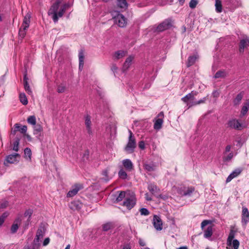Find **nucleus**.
<instances>
[{
    "mask_svg": "<svg viewBox=\"0 0 249 249\" xmlns=\"http://www.w3.org/2000/svg\"><path fill=\"white\" fill-rule=\"evenodd\" d=\"M62 1L63 0H56L48 11V15L52 16L55 23L58 21L59 18L63 16L66 10L71 6V3H66L59 8L60 4Z\"/></svg>",
    "mask_w": 249,
    "mask_h": 249,
    "instance_id": "obj_1",
    "label": "nucleus"
},
{
    "mask_svg": "<svg viewBox=\"0 0 249 249\" xmlns=\"http://www.w3.org/2000/svg\"><path fill=\"white\" fill-rule=\"evenodd\" d=\"M177 192L182 196L190 197L195 194L196 191L193 186L181 185L178 188Z\"/></svg>",
    "mask_w": 249,
    "mask_h": 249,
    "instance_id": "obj_2",
    "label": "nucleus"
},
{
    "mask_svg": "<svg viewBox=\"0 0 249 249\" xmlns=\"http://www.w3.org/2000/svg\"><path fill=\"white\" fill-rule=\"evenodd\" d=\"M113 18L115 23L120 27H124L126 24V19L124 17L117 11L111 12Z\"/></svg>",
    "mask_w": 249,
    "mask_h": 249,
    "instance_id": "obj_3",
    "label": "nucleus"
},
{
    "mask_svg": "<svg viewBox=\"0 0 249 249\" xmlns=\"http://www.w3.org/2000/svg\"><path fill=\"white\" fill-rule=\"evenodd\" d=\"M129 139L128 143L125 148L126 151L132 153L134 151V149L136 147V141L134 137L133 136L132 132L131 130H129Z\"/></svg>",
    "mask_w": 249,
    "mask_h": 249,
    "instance_id": "obj_4",
    "label": "nucleus"
},
{
    "mask_svg": "<svg viewBox=\"0 0 249 249\" xmlns=\"http://www.w3.org/2000/svg\"><path fill=\"white\" fill-rule=\"evenodd\" d=\"M20 156L18 153H15L7 156L4 162L5 165L7 166L8 163L15 164L19 161Z\"/></svg>",
    "mask_w": 249,
    "mask_h": 249,
    "instance_id": "obj_5",
    "label": "nucleus"
},
{
    "mask_svg": "<svg viewBox=\"0 0 249 249\" xmlns=\"http://www.w3.org/2000/svg\"><path fill=\"white\" fill-rule=\"evenodd\" d=\"M234 237V232L231 231L227 239V244L229 246L232 245L234 249H238L239 246V242L237 239L233 240Z\"/></svg>",
    "mask_w": 249,
    "mask_h": 249,
    "instance_id": "obj_6",
    "label": "nucleus"
},
{
    "mask_svg": "<svg viewBox=\"0 0 249 249\" xmlns=\"http://www.w3.org/2000/svg\"><path fill=\"white\" fill-rule=\"evenodd\" d=\"M136 204V198L133 194L131 196H126L125 201L123 202V205L126 207L128 209H131Z\"/></svg>",
    "mask_w": 249,
    "mask_h": 249,
    "instance_id": "obj_7",
    "label": "nucleus"
},
{
    "mask_svg": "<svg viewBox=\"0 0 249 249\" xmlns=\"http://www.w3.org/2000/svg\"><path fill=\"white\" fill-rule=\"evenodd\" d=\"M164 113L160 112L155 119L154 124V128L156 130H160L162 125L163 123Z\"/></svg>",
    "mask_w": 249,
    "mask_h": 249,
    "instance_id": "obj_8",
    "label": "nucleus"
},
{
    "mask_svg": "<svg viewBox=\"0 0 249 249\" xmlns=\"http://www.w3.org/2000/svg\"><path fill=\"white\" fill-rule=\"evenodd\" d=\"M83 186L81 184H75L73 185L71 190H70L67 193V196L69 197H71L75 196L79 191L83 189Z\"/></svg>",
    "mask_w": 249,
    "mask_h": 249,
    "instance_id": "obj_9",
    "label": "nucleus"
},
{
    "mask_svg": "<svg viewBox=\"0 0 249 249\" xmlns=\"http://www.w3.org/2000/svg\"><path fill=\"white\" fill-rule=\"evenodd\" d=\"M171 26V23L168 20H165L161 23L158 25L157 27L156 30L158 32H162L166 29H168Z\"/></svg>",
    "mask_w": 249,
    "mask_h": 249,
    "instance_id": "obj_10",
    "label": "nucleus"
},
{
    "mask_svg": "<svg viewBox=\"0 0 249 249\" xmlns=\"http://www.w3.org/2000/svg\"><path fill=\"white\" fill-rule=\"evenodd\" d=\"M249 46V39L247 37L241 39L239 43V51L240 53H243L245 49Z\"/></svg>",
    "mask_w": 249,
    "mask_h": 249,
    "instance_id": "obj_11",
    "label": "nucleus"
},
{
    "mask_svg": "<svg viewBox=\"0 0 249 249\" xmlns=\"http://www.w3.org/2000/svg\"><path fill=\"white\" fill-rule=\"evenodd\" d=\"M153 223L155 228L157 230L161 231L162 229V222L158 216H154Z\"/></svg>",
    "mask_w": 249,
    "mask_h": 249,
    "instance_id": "obj_12",
    "label": "nucleus"
},
{
    "mask_svg": "<svg viewBox=\"0 0 249 249\" xmlns=\"http://www.w3.org/2000/svg\"><path fill=\"white\" fill-rule=\"evenodd\" d=\"M45 233V230L44 227H39L36 232V236L34 240L35 243H39L40 239L43 238Z\"/></svg>",
    "mask_w": 249,
    "mask_h": 249,
    "instance_id": "obj_13",
    "label": "nucleus"
},
{
    "mask_svg": "<svg viewBox=\"0 0 249 249\" xmlns=\"http://www.w3.org/2000/svg\"><path fill=\"white\" fill-rule=\"evenodd\" d=\"M249 221V212L248 209L246 207H243L242 211V222L243 224L246 225Z\"/></svg>",
    "mask_w": 249,
    "mask_h": 249,
    "instance_id": "obj_14",
    "label": "nucleus"
},
{
    "mask_svg": "<svg viewBox=\"0 0 249 249\" xmlns=\"http://www.w3.org/2000/svg\"><path fill=\"white\" fill-rule=\"evenodd\" d=\"M31 18V13L28 12L24 18L23 23L21 25L22 28H24V29H27L29 28Z\"/></svg>",
    "mask_w": 249,
    "mask_h": 249,
    "instance_id": "obj_15",
    "label": "nucleus"
},
{
    "mask_svg": "<svg viewBox=\"0 0 249 249\" xmlns=\"http://www.w3.org/2000/svg\"><path fill=\"white\" fill-rule=\"evenodd\" d=\"M15 130L13 131V133L15 135L16 134V131H19L20 132L23 134H26L27 130V127L26 125H23L21 127H20V124H16L14 125Z\"/></svg>",
    "mask_w": 249,
    "mask_h": 249,
    "instance_id": "obj_16",
    "label": "nucleus"
},
{
    "mask_svg": "<svg viewBox=\"0 0 249 249\" xmlns=\"http://www.w3.org/2000/svg\"><path fill=\"white\" fill-rule=\"evenodd\" d=\"M242 172V169L240 168H237L235 169L234 171L232 172V173L228 177L226 182H230L233 178L237 177L239 176Z\"/></svg>",
    "mask_w": 249,
    "mask_h": 249,
    "instance_id": "obj_17",
    "label": "nucleus"
},
{
    "mask_svg": "<svg viewBox=\"0 0 249 249\" xmlns=\"http://www.w3.org/2000/svg\"><path fill=\"white\" fill-rule=\"evenodd\" d=\"M229 125L234 129L240 130L242 128V124L236 119H233L230 121L229 123Z\"/></svg>",
    "mask_w": 249,
    "mask_h": 249,
    "instance_id": "obj_18",
    "label": "nucleus"
},
{
    "mask_svg": "<svg viewBox=\"0 0 249 249\" xmlns=\"http://www.w3.org/2000/svg\"><path fill=\"white\" fill-rule=\"evenodd\" d=\"M198 58V55L197 53L190 56L188 58L186 63L187 67L193 65Z\"/></svg>",
    "mask_w": 249,
    "mask_h": 249,
    "instance_id": "obj_19",
    "label": "nucleus"
},
{
    "mask_svg": "<svg viewBox=\"0 0 249 249\" xmlns=\"http://www.w3.org/2000/svg\"><path fill=\"white\" fill-rule=\"evenodd\" d=\"M196 95V92L192 91L191 93L187 94L185 96L181 98V100L185 103H188L189 100H194L195 96Z\"/></svg>",
    "mask_w": 249,
    "mask_h": 249,
    "instance_id": "obj_20",
    "label": "nucleus"
},
{
    "mask_svg": "<svg viewBox=\"0 0 249 249\" xmlns=\"http://www.w3.org/2000/svg\"><path fill=\"white\" fill-rule=\"evenodd\" d=\"M133 58V56H129L126 59L123 67L124 71H126L129 68L131 65Z\"/></svg>",
    "mask_w": 249,
    "mask_h": 249,
    "instance_id": "obj_21",
    "label": "nucleus"
},
{
    "mask_svg": "<svg viewBox=\"0 0 249 249\" xmlns=\"http://www.w3.org/2000/svg\"><path fill=\"white\" fill-rule=\"evenodd\" d=\"M124 166L128 171H131L133 168V164L129 159H125L123 161Z\"/></svg>",
    "mask_w": 249,
    "mask_h": 249,
    "instance_id": "obj_22",
    "label": "nucleus"
},
{
    "mask_svg": "<svg viewBox=\"0 0 249 249\" xmlns=\"http://www.w3.org/2000/svg\"><path fill=\"white\" fill-rule=\"evenodd\" d=\"M213 234V226L211 225L208 226L206 230L204 231V237L206 238H209Z\"/></svg>",
    "mask_w": 249,
    "mask_h": 249,
    "instance_id": "obj_23",
    "label": "nucleus"
},
{
    "mask_svg": "<svg viewBox=\"0 0 249 249\" xmlns=\"http://www.w3.org/2000/svg\"><path fill=\"white\" fill-rule=\"evenodd\" d=\"M79 56V69L82 70L83 66H84V55L83 52L81 50L78 54Z\"/></svg>",
    "mask_w": 249,
    "mask_h": 249,
    "instance_id": "obj_24",
    "label": "nucleus"
},
{
    "mask_svg": "<svg viewBox=\"0 0 249 249\" xmlns=\"http://www.w3.org/2000/svg\"><path fill=\"white\" fill-rule=\"evenodd\" d=\"M126 52L122 50H119L114 53L113 57L116 59H119L125 56Z\"/></svg>",
    "mask_w": 249,
    "mask_h": 249,
    "instance_id": "obj_25",
    "label": "nucleus"
},
{
    "mask_svg": "<svg viewBox=\"0 0 249 249\" xmlns=\"http://www.w3.org/2000/svg\"><path fill=\"white\" fill-rule=\"evenodd\" d=\"M207 100V97H204L203 99L198 101H193L190 102L189 104H188V108L194 106H196L199 104H204L205 103Z\"/></svg>",
    "mask_w": 249,
    "mask_h": 249,
    "instance_id": "obj_26",
    "label": "nucleus"
},
{
    "mask_svg": "<svg viewBox=\"0 0 249 249\" xmlns=\"http://www.w3.org/2000/svg\"><path fill=\"white\" fill-rule=\"evenodd\" d=\"M148 189L153 194L158 193L159 189L157 186L153 184H149L148 186Z\"/></svg>",
    "mask_w": 249,
    "mask_h": 249,
    "instance_id": "obj_27",
    "label": "nucleus"
},
{
    "mask_svg": "<svg viewBox=\"0 0 249 249\" xmlns=\"http://www.w3.org/2000/svg\"><path fill=\"white\" fill-rule=\"evenodd\" d=\"M85 124L88 132L90 133L91 131V121L90 117L89 115H87L85 118Z\"/></svg>",
    "mask_w": 249,
    "mask_h": 249,
    "instance_id": "obj_28",
    "label": "nucleus"
},
{
    "mask_svg": "<svg viewBox=\"0 0 249 249\" xmlns=\"http://www.w3.org/2000/svg\"><path fill=\"white\" fill-rule=\"evenodd\" d=\"M128 195L126 192L121 191L119 196L117 197L116 201L118 202L123 200L124 198H125L126 196H127Z\"/></svg>",
    "mask_w": 249,
    "mask_h": 249,
    "instance_id": "obj_29",
    "label": "nucleus"
},
{
    "mask_svg": "<svg viewBox=\"0 0 249 249\" xmlns=\"http://www.w3.org/2000/svg\"><path fill=\"white\" fill-rule=\"evenodd\" d=\"M117 3L118 6L121 8H126L127 6L126 0H117Z\"/></svg>",
    "mask_w": 249,
    "mask_h": 249,
    "instance_id": "obj_30",
    "label": "nucleus"
},
{
    "mask_svg": "<svg viewBox=\"0 0 249 249\" xmlns=\"http://www.w3.org/2000/svg\"><path fill=\"white\" fill-rule=\"evenodd\" d=\"M249 109V103H245L242 108V110L241 111V115L242 116H244L247 113V112H248Z\"/></svg>",
    "mask_w": 249,
    "mask_h": 249,
    "instance_id": "obj_31",
    "label": "nucleus"
},
{
    "mask_svg": "<svg viewBox=\"0 0 249 249\" xmlns=\"http://www.w3.org/2000/svg\"><path fill=\"white\" fill-rule=\"evenodd\" d=\"M19 100L24 105H26L28 104V100L25 93H23L19 94Z\"/></svg>",
    "mask_w": 249,
    "mask_h": 249,
    "instance_id": "obj_32",
    "label": "nucleus"
},
{
    "mask_svg": "<svg viewBox=\"0 0 249 249\" xmlns=\"http://www.w3.org/2000/svg\"><path fill=\"white\" fill-rule=\"evenodd\" d=\"M20 139L18 138H16V141L13 143V150L16 152H18L19 150V144Z\"/></svg>",
    "mask_w": 249,
    "mask_h": 249,
    "instance_id": "obj_33",
    "label": "nucleus"
},
{
    "mask_svg": "<svg viewBox=\"0 0 249 249\" xmlns=\"http://www.w3.org/2000/svg\"><path fill=\"white\" fill-rule=\"evenodd\" d=\"M66 89V86L64 84H60L57 86V91L59 93H63Z\"/></svg>",
    "mask_w": 249,
    "mask_h": 249,
    "instance_id": "obj_34",
    "label": "nucleus"
},
{
    "mask_svg": "<svg viewBox=\"0 0 249 249\" xmlns=\"http://www.w3.org/2000/svg\"><path fill=\"white\" fill-rule=\"evenodd\" d=\"M24 155L26 158L28 157L29 160H31L32 152L29 148H26L24 149Z\"/></svg>",
    "mask_w": 249,
    "mask_h": 249,
    "instance_id": "obj_35",
    "label": "nucleus"
},
{
    "mask_svg": "<svg viewBox=\"0 0 249 249\" xmlns=\"http://www.w3.org/2000/svg\"><path fill=\"white\" fill-rule=\"evenodd\" d=\"M118 175L120 178L122 179H125L127 177V175L125 171H124L123 169H121L118 173Z\"/></svg>",
    "mask_w": 249,
    "mask_h": 249,
    "instance_id": "obj_36",
    "label": "nucleus"
},
{
    "mask_svg": "<svg viewBox=\"0 0 249 249\" xmlns=\"http://www.w3.org/2000/svg\"><path fill=\"white\" fill-rule=\"evenodd\" d=\"M27 122L29 124L35 125L36 124V118L35 116H30L27 119Z\"/></svg>",
    "mask_w": 249,
    "mask_h": 249,
    "instance_id": "obj_37",
    "label": "nucleus"
},
{
    "mask_svg": "<svg viewBox=\"0 0 249 249\" xmlns=\"http://www.w3.org/2000/svg\"><path fill=\"white\" fill-rule=\"evenodd\" d=\"M243 96V94L242 93H240L237 94L236 98L234 99V103L235 105H238L240 103Z\"/></svg>",
    "mask_w": 249,
    "mask_h": 249,
    "instance_id": "obj_38",
    "label": "nucleus"
},
{
    "mask_svg": "<svg viewBox=\"0 0 249 249\" xmlns=\"http://www.w3.org/2000/svg\"><path fill=\"white\" fill-rule=\"evenodd\" d=\"M24 88L25 91L29 94H32V91L28 83V81L24 82Z\"/></svg>",
    "mask_w": 249,
    "mask_h": 249,
    "instance_id": "obj_39",
    "label": "nucleus"
},
{
    "mask_svg": "<svg viewBox=\"0 0 249 249\" xmlns=\"http://www.w3.org/2000/svg\"><path fill=\"white\" fill-rule=\"evenodd\" d=\"M27 29H24V28H21L19 29L18 35L19 36L22 38H24L26 35V30Z\"/></svg>",
    "mask_w": 249,
    "mask_h": 249,
    "instance_id": "obj_40",
    "label": "nucleus"
},
{
    "mask_svg": "<svg viewBox=\"0 0 249 249\" xmlns=\"http://www.w3.org/2000/svg\"><path fill=\"white\" fill-rule=\"evenodd\" d=\"M233 156V155L232 153H230L227 155H226V154L225 153L223 160L224 161H229L232 158Z\"/></svg>",
    "mask_w": 249,
    "mask_h": 249,
    "instance_id": "obj_41",
    "label": "nucleus"
},
{
    "mask_svg": "<svg viewBox=\"0 0 249 249\" xmlns=\"http://www.w3.org/2000/svg\"><path fill=\"white\" fill-rule=\"evenodd\" d=\"M112 227V225L111 223H107L103 226V229L104 231H107Z\"/></svg>",
    "mask_w": 249,
    "mask_h": 249,
    "instance_id": "obj_42",
    "label": "nucleus"
},
{
    "mask_svg": "<svg viewBox=\"0 0 249 249\" xmlns=\"http://www.w3.org/2000/svg\"><path fill=\"white\" fill-rule=\"evenodd\" d=\"M197 3V0H191L189 3V6L191 8L194 9L196 7Z\"/></svg>",
    "mask_w": 249,
    "mask_h": 249,
    "instance_id": "obj_43",
    "label": "nucleus"
},
{
    "mask_svg": "<svg viewBox=\"0 0 249 249\" xmlns=\"http://www.w3.org/2000/svg\"><path fill=\"white\" fill-rule=\"evenodd\" d=\"M144 167V169L148 171H152L155 169L154 166L151 164H146Z\"/></svg>",
    "mask_w": 249,
    "mask_h": 249,
    "instance_id": "obj_44",
    "label": "nucleus"
},
{
    "mask_svg": "<svg viewBox=\"0 0 249 249\" xmlns=\"http://www.w3.org/2000/svg\"><path fill=\"white\" fill-rule=\"evenodd\" d=\"M140 212L141 213V215H148L149 214V212L146 208H143L141 209Z\"/></svg>",
    "mask_w": 249,
    "mask_h": 249,
    "instance_id": "obj_45",
    "label": "nucleus"
},
{
    "mask_svg": "<svg viewBox=\"0 0 249 249\" xmlns=\"http://www.w3.org/2000/svg\"><path fill=\"white\" fill-rule=\"evenodd\" d=\"M208 224H211V221L210 220H203L201 224V227L202 230H203L204 227L207 226Z\"/></svg>",
    "mask_w": 249,
    "mask_h": 249,
    "instance_id": "obj_46",
    "label": "nucleus"
},
{
    "mask_svg": "<svg viewBox=\"0 0 249 249\" xmlns=\"http://www.w3.org/2000/svg\"><path fill=\"white\" fill-rule=\"evenodd\" d=\"M18 228V226L17 224H13L11 227V231L12 233L16 232Z\"/></svg>",
    "mask_w": 249,
    "mask_h": 249,
    "instance_id": "obj_47",
    "label": "nucleus"
},
{
    "mask_svg": "<svg viewBox=\"0 0 249 249\" xmlns=\"http://www.w3.org/2000/svg\"><path fill=\"white\" fill-rule=\"evenodd\" d=\"M42 130V128L40 125H36L34 127V133L40 132Z\"/></svg>",
    "mask_w": 249,
    "mask_h": 249,
    "instance_id": "obj_48",
    "label": "nucleus"
},
{
    "mask_svg": "<svg viewBox=\"0 0 249 249\" xmlns=\"http://www.w3.org/2000/svg\"><path fill=\"white\" fill-rule=\"evenodd\" d=\"M109 169L108 168L105 169L104 171H103V175L104 176L106 177L105 179L107 180H108L109 179L108 178V172H109Z\"/></svg>",
    "mask_w": 249,
    "mask_h": 249,
    "instance_id": "obj_49",
    "label": "nucleus"
},
{
    "mask_svg": "<svg viewBox=\"0 0 249 249\" xmlns=\"http://www.w3.org/2000/svg\"><path fill=\"white\" fill-rule=\"evenodd\" d=\"M227 75V73L225 71H219V77H225Z\"/></svg>",
    "mask_w": 249,
    "mask_h": 249,
    "instance_id": "obj_50",
    "label": "nucleus"
},
{
    "mask_svg": "<svg viewBox=\"0 0 249 249\" xmlns=\"http://www.w3.org/2000/svg\"><path fill=\"white\" fill-rule=\"evenodd\" d=\"M8 205V202L6 201H5L1 203L0 205V208L3 209L6 208Z\"/></svg>",
    "mask_w": 249,
    "mask_h": 249,
    "instance_id": "obj_51",
    "label": "nucleus"
},
{
    "mask_svg": "<svg viewBox=\"0 0 249 249\" xmlns=\"http://www.w3.org/2000/svg\"><path fill=\"white\" fill-rule=\"evenodd\" d=\"M139 147L141 149H144L145 148V143L143 141H141L139 142Z\"/></svg>",
    "mask_w": 249,
    "mask_h": 249,
    "instance_id": "obj_52",
    "label": "nucleus"
},
{
    "mask_svg": "<svg viewBox=\"0 0 249 249\" xmlns=\"http://www.w3.org/2000/svg\"><path fill=\"white\" fill-rule=\"evenodd\" d=\"M49 242H50V238L49 237H47V238H45V240H44L43 243V245L44 246H46L49 244Z\"/></svg>",
    "mask_w": 249,
    "mask_h": 249,
    "instance_id": "obj_53",
    "label": "nucleus"
},
{
    "mask_svg": "<svg viewBox=\"0 0 249 249\" xmlns=\"http://www.w3.org/2000/svg\"><path fill=\"white\" fill-rule=\"evenodd\" d=\"M111 69V70L114 72H116L117 71V70H118V68H117V66L116 65H115V64H113V65H112Z\"/></svg>",
    "mask_w": 249,
    "mask_h": 249,
    "instance_id": "obj_54",
    "label": "nucleus"
},
{
    "mask_svg": "<svg viewBox=\"0 0 249 249\" xmlns=\"http://www.w3.org/2000/svg\"><path fill=\"white\" fill-rule=\"evenodd\" d=\"M5 216L1 215L0 216V226L4 222Z\"/></svg>",
    "mask_w": 249,
    "mask_h": 249,
    "instance_id": "obj_55",
    "label": "nucleus"
},
{
    "mask_svg": "<svg viewBox=\"0 0 249 249\" xmlns=\"http://www.w3.org/2000/svg\"><path fill=\"white\" fill-rule=\"evenodd\" d=\"M23 136L25 137L29 141L32 140L31 137L29 134L26 133V134H24Z\"/></svg>",
    "mask_w": 249,
    "mask_h": 249,
    "instance_id": "obj_56",
    "label": "nucleus"
},
{
    "mask_svg": "<svg viewBox=\"0 0 249 249\" xmlns=\"http://www.w3.org/2000/svg\"><path fill=\"white\" fill-rule=\"evenodd\" d=\"M230 149H231V146L230 145H227L225 148V153L226 154L227 152H229L230 151Z\"/></svg>",
    "mask_w": 249,
    "mask_h": 249,
    "instance_id": "obj_57",
    "label": "nucleus"
},
{
    "mask_svg": "<svg viewBox=\"0 0 249 249\" xmlns=\"http://www.w3.org/2000/svg\"><path fill=\"white\" fill-rule=\"evenodd\" d=\"M24 214H25V215H29V216H30L31 215V214H32V213H31V211H30V210H28V211H26V212H25V213Z\"/></svg>",
    "mask_w": 249,
    "mask_h": 249,
    "instance_id": "obj_58",
    "label": "nucleus"
},
{
    "mask_svg": "<svg viewBox=\"0 0 249 249\" xmlns=\"http://www.w3.org/2000/svg\"><path fill=\"white\" fill-rule=\"evenodd\" d=\"M222 6L221 2L219 0V13L222 11Z\"/></svg>",
    "mask_w": 249,
    "mask_h": 249,
    "instance_id": "obj_59",
    "label": "nucleus"
},
{
    "mask_svg": "<svg viewBox=\"0 0 249 249\" xmlns=\"http://www.w3.org/2000/svg\"><path fill=\"white\" fill-rule=\"evenodd\" d=\"M215 10L217 12H218V0H215Z\"/></svg>",
    "mask_w": 249,
    "mask_h": 249,
    "instance_id": "obj_60",
    "label": "nucleus"
},
{
    "mask_svg": "<svg viewBox=\"0 0 249 249\" xmlns=\"http://www.w3.org/2000/svg\"><path fill=\"white\" fill-rule=\"evenodd\" d=\"M139 244L141 246H144L145 245L144 242L142 241V240H139Z\"/></svg>",
    "mask_w": 249,
    "mask_h": 249,
    "instance_id": "obj_61",
    "label": "nucleus"
},
{
    "mask_svg": "<svg viewBox=\"0 0 249 249\" xmlns=\"http://www.w3.org/2000/svg\"><path fill=\"white\" fill-rule=\"evenodd\" d=\"M145 198L148 201L151 200L152 199L151 197L149 196V195L147 193L145 194Z\"/></svg>",
    "mask_w": 249,
    "mask_h": 249,
    "instance_id": "obj_62",
    "label": "nucleus"
},
{
    "mask_svg": "<svg viewBox=\"0 0 249 249\" xmlns=\"http://www.w3.org/2000/svg\"><path fill=\"white\" fill-rule=\"evenodd\" d=\"M123 249H131V248L129 245H126L124 247Z\"/></svg>",
    "mask_w": 249,
    "mask_h": 249,
    "instance_id": "obj_63",
    "label": "nucleus"
},
{
    "mask_svg": "<svg viewBox=\"0 0 249 249\" xmlns=\"http://www.w3.org/2000/svg\"><path fill=\"white\" fill-rule=\"evenodd\" d=\"M177 249H188V248L186 246H182L177 248Z\"/></svg>",
    "mask_w": 249,
    "mask_h": 249,
    "instance_id": "obj_64",
    "label": "nucleus"
}]
</instances>
